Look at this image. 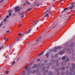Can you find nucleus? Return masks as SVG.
Wrapping results in <instances>:
<instances>
[{
    "label": "nucleus",
    "instance_id": "f257e3e1",
    "mask_svg": "<svg viewBox=\"0 0 75 75\" xmlns=\"http://www.w3.org/2000/svg\"><path fill=\"white\" fill-rule=\"evenodd\" d=\"M28 65H27V66L25 68V69H26L28 72V71H30V69H31V67H28Z\"/></svg>",
    "mask_w": 75,
    "mask_h": 75
},
{
    "label": "nucleus",
    "instance_id": "f03ea898",
    "mask_svg": "<svg viewBox=\"0 0 75 75\" xmlns=\"http://www.w3.org/2000/svg\"><path fill=\"white\" fill-rule=\"evenodd\" d=\"M39 41L40 42H41V41H41V37H39L38 38V39L35 41V42H36V43H37V41Z\"/></svg>",
    "mask_w": 75,
    "mask_h": 75
},
{
    "label": "nucleus",
    "instance_id": "7ed1b4c3",
    "mask_svg": "<svg viewBox=\"0 0 75 75\" xmlns=\"http://www.w3.org/2000/svg\"><path fill=\"white\" fill-rule=\"evenodd\" d=\"M67 61L65 60L64 62H62V63H61V65H62V66H64V65H65V64L67 63Z\"/></svg>",
    "mask_w": 75,
    "mask_h": 75
},
{
    "label": "nucleus",
    "instance_id": "20e7f679",
    "mask_svg": "<svg viewBox=\"0 0 75 75\" xmlns=\"http://www.w3.org/2000/svg\"><path fill=\"white\" fill-rule=\"evenodd\" d=\"M70 45L71 47H74V43L73 42H70Z\"/></svg>",
    "mask_w": 75,
    "mask_h": 75
},
{
    "label": "nucleus",
    "instance_id": "39448f33",
    "mask_svg": "<svg viewBox=\"0 0 75 75\" xmlns=\"http://www.w3.org/2000/svg\"><path fill=\"white\" fill-rule=\"evenodd\" d=\"M57 50H58V49H57V47H55L54 49V52H56L57 51Z\"/></svg>",
    "mask_w": 75,
    "mask_h": 75
},
{
    "label": "nucleus",
    "instance_id": "423d86ee",
    "mask_svg": "<svg viewBox=\"0 0 75 75\" xmlns=\"http://www.w3.org/2000/svg\"><path fill=\"white\" fill-rule=\"evenodd\" d=\"M52 72H51V71H50L49 72L48 75H52ZM47 75V74H43V75Z\"/></svg>",
    "mask_w": 75,
    "mask_h": 75
},
{
    "label": "nucleus",
    "instance_id": "0eeeda50",
    "mask_svg": "<svg viewBox=\"0 0 75 75\" xmlns=\"http://www.w3.org/2000/svg\"><path fill=\"white\" fill-rule=\"evenodd\" d=\"M31 29H30L28 31H27L26 32V34H28V33H30L31 32Z\"/></svg>",
    "mask_w": 75,
    "mask_h": 75
},
{
    "label": "nucleus",
    "instance_id": "6e6552de",
    "mask_svg": "<svg viewBox=\"0 0 75 75\" xmlns=\"http://www.w3.org/2000/svg\"><path fill=\"white\" fill-rule=\"evenodd\" d=\"M72 66L73 67V69H75V64L74 63L72 64Z\"/></svg>",
    "mask_w": 75,
    "mask_h": 75
},
{
    "label": "nucleus",
    "instance_id": "1a4fd4ad",
    "mask_svg": "<svg viewBox=\"0 0 75 75\" xmlns=\"http://www.w3.org/2000/svg\"><path fill=\"white\" fill-rule=\"evenodd\" d=\"M59 68L61 69V71H62L63 70H64V69L65 68V67H63L62 68H61L60 67H59Z\"/></svg>",
    "mask_w": 75,
    "mask_h": 75
},
{
    "label": "nucleus",
    "instance_id": "9d476101",
    "mask_svg": "<svg viewBox=\"0 0 75 75\" xmlns=\"http://www.w3.org/2000/svg\"><path fill=\"white\" fill-rule=\"evenodd\" d=\"M59 54H64V52L62 51H60L59 52Z\"/></svg>",
    "mask_w": 75,
    "mask_h": 75
},
{
    "label": "nucleus",
    "instance_id": "9b49d317",
    "mask_svg": "<svg viewBox=\"0 0 75 75\" xmlns=\"http://www.w3.org/2000/svg\"><path fill=\"white\" fill-rule=\"evenodd\" d=\"M19 8H20V7L19 6L16 7L14 8V10H18V9Z\"/></svg>",
    "mask_w": 75,
    "mask_h": 75
},
{
    "label": "nucleus",
    "instance_id": "f8f14e48",
    "mask_svg": "<svg viewBox=\"0 0 75 75\" xmlns=\"http://www.w3.org/2000/svg\"><path fill=\"white\" fill-rule=\"evenodd\" d=\"M57 50H60L62 48V47L61 46H57L56 47Z\"/></svg>",
    "mask_w": 75,
    "mask_h": 75
},
{
    "label": "nucleus",
    "instance_id": "ddd939ff",
    "mask_svg": "<svg viewBox=\"0 0 75 75\" xmlns=\"http://www.w3.org/2000/svg\"><path fill=\"white\" fill-rule=\"evenodd\" d=\"M38 4V1H36L35 4H34L33 6H36L37 4Z\"/></svg>",
    "mask_w": 75,
    "mask_h": 75
},
{
    "label": "nucleus",
    "instance_id": "4468645a",
    "mask_svg": "<svg viewBox=\"0 0 75 75\" xmlns=\"http://www.w3.org/2000/svg\"><path fill=\"white\" fill-rule=\"evenodd\" d=\"M54 69L56 71H57V72H58V71H59V69H58V68H57V67L55 68Z\"/></svg>",
    "mask_w": 75,
    "mask_h": 75
},
{
    "label": "nucleus",
    "instance_id": "2eb2a0df",
    "mask_svg": "<svg viewBox=\"0 0 75 75\" xmlns=\"http://www.w3.org/2000/svg\"><path fill=\"white\" fill-rule=\"evenodd\" d=\"M74 5H72L71 6V7L69 8V9L70 10L71 9H72V8H73L74 7Z\"/></svg>",
    "mask_w": 75,
    "mask_h": 75
},
{
    "label": "nucleus",
    "instance_id": "dca6fc26",
    "mask_svg": "<svg viewBox=\"0 0 75 75\" xmlns=\"http://www.w3.org/2000/svg\"><path fill=\"white\" fill-rule=\"evenodd\" d=\"M22 38L21 37L20 38H18L16 40V41H18V40H21V39Z\"/></svg>",
    "mask_w": 75,
    "mask_h": 75
},
{
    "label": "nucleus",
    "instance_id": "f3484780",
    "mask_svg": "<svg viewBox=\"0 0 75 75\" xmlns=\"http://www.w3.org/2000/svg\"><path fill=\"white\" fill-rule=\"evenodd\" d=\"M37 66V64H34V65L32 67V68H35V67H36Z\"/></svg>",
    "mask_w": 75,
    "mask_h": 75
},
{
    "label": "nucleus",
    "instance_id": "a211bd4d",
    "mask_svg": "<svg viewBox=\"0 0 75 75\" xmlns=\"http://www.w3.org/2000/svg\"><path fill=\"white\" fill-rule=\"evenodd\" d=\"M68 8H66L64 9V10L62 12V13H63L65 12V10H68Z\"/></svg>",
    "mask_w": 75,
    "mask_h": 75
},
{
    "label": "nucleus",
    "instance_id": "6ab92c4d",
    "mask_svg": "<svg viewBox=\"0 0 75 75\" xmlns=\"http://www.w3.org/2000/svg\"><path fill=\"white\" fill-rule=\"evenodd\" d=\"M44 52H42L40 54H39L38 55V56H40V55H42L43 54H44Z\"/></svg>",
    "mask_w": 75,
    "mask_h": 75
},
{
    "label": "nucleus",
    "instance_id": "aec40b11",
    "mask_svg": "<svg viewBox=\"0 0 75 75\" xmlns=\"http://www.w3.org/2000/svg\"><path fill=\"white\" fill-rule=\"evenodd\" d=\"M65 58H66V57H65V56H64L62 57V60H64L65 59Z\"/></svg>",
    "mask_w": 75,
    "mask_h": 75
},
{
    "label": "nucleus",
    "instance_id": "412c9836",
    "mask_svg": "<svg viewBox=\"0 0 75 75\" xmlns=\"http://www.w3.org/2000/svg\"><path fill=\"white\" fill-rule=\"evenodd\" d=\"M54 61H55V60H54V59H51L50 61V62H54Z\"/></svg>",
    "mask_w": 75,
    "mask_h": 75
},
{
    "label": "nucleus",
    "instance_id": "4be33fe9",
    "mask_svg": "<svg viewBox=\"0 0 75 75\" xmlns=\"http://www.w3.org/2000/svg\"><path fill=\"white\" fill-rule=\"evenodd\" d=\"M36 72V70H33V71L32 72V74H35Z\"/></svg>",
    "mask_w": 75,
    "mask_h": 75
},
{
    "label": "nucleus",
    "instance_id": "5701e85b",
    "mask_svg": "<svg viewBox=\"0 0 75 75\" xmlns=\"http://www.w3.org/2000/svg\"><path fill=\"white\" fill-rule=\"evenodd\" d=\"M66 75H69V71H66Z\"/></svg>",
    "mask_w": 75,
    "mask_h": 75
},
{
    "label": "nucleus",
    "instance_id": "b1692460",
    "mask_svg": "<svg viewBox=\"0 0 75 75\" xmlns=\"http://www.w3.org/2000/svg\"><path fill=\"white\" fill-rule=\"evenodd\" d=\"M59 63L58 62L56 64V67H58V66H59Z\"/></svg>",
    "mask_w": 75,
    "mask_h": 75
},
{
    "label": "nucleus",
    "instance_id": "393cba45",
    "mask_svg": "<svg viewBox=\"0 0 75 75\" xmlns=\"http://www.w3.org/2000/svg\"><path fill=\"white\" fill-rule=\"evenodd\" d=\"M74 52V50H71L70 52H71V54H72V53H73V52Z\"/></svg>",
    "mask_w": 75,
    "mask_h": 75
},
{
    "label": "nucleus",
    "instance_id": "a878e982",
    "mask_svg": "<svg viewBox=\"0 0 75 75\" xmlns=\"http://www.w3.org/2000/svg\"><path fill=\"white\" fill-rule=\"evenodd\" d=\"M23 34H22V33H19L18 34V35L19 36H20V35H23Z\"/></svg>",
    "mask_w": 75,
    "mask_h": 75
},
{
    "label": "nucleus",
    "instance_id": "bb28decb",
    "mask_svg": "<svg viewBox=\"0 0 75 75\" xmlns=\"http://www.w3.org/2000/svg\"><path fill=\"white\" fill-rule=\"evenodd\" d=\"M45 71L44 70V71H43V73H45L46 72V73H47V72H48V70H46V71H45V72H44V71Z\"/></svg>",
    "mask_w": 75,
    "mask_h": 75
},
{
    "label": "nucleus",
    "instance_id": "cd10ccee",
    "mask_svg": "<svg viewBox=\"0 0 75 75\" xmlns=\"http://www.w3.org/2000/svg\"><path fill=\"white\" fill-rule=\"evenodd\" d=\"M3 47H4V45H3L2 46H1L0 47V50H1V49H2L3 48Z\"/></svg>",
    "mask_w": 75,
    "mask_h": 75
},
{
    "label": "nucleus",
    "instance_id": "c85d7f7f",
    "mask_svg": "<svg viewBox=\"0 0 75 75\" xmlns=\"http://www.w3.org/2000/svg\"><path fill=\"white\" fill-rule=\"evenodd\" d=\"M70 75H74V73H73L72 72H70Z\"/></svg>",
    "mask_w": 75,
    "mask_h": 75
},
{
    "label": "nucleus",
    "instance_id": "c756f323",
    "mask_svg": "<svg viewBox=\"0 0 75 75\" xmlns=\"http://www.w3.org/2000/svg\"><path fill=\"white\" fill-rule=\"evenodd\" d=\"M50 51V52H53L54 51V49H52L51 50H49Z\"/></svg>",
    "mask_w": 75,
    "mask_h": 75
},
{
    "label": "nucleus",
    "instance_id": "7c9ffc66",
    "mask_svg": "<svg viewBox=\"0 0 75 75\" xmlns=\"http://www.w3.org/2000/svg\"><path fill=\"white\" fill-rule=\"evenodd\" d=\"M26 3L28 5V4H30V2H29L28 1H27L26 2Z\"/></svg>",
    "mask_w": 75,
    "mask_h": 75
},
{
    "label": "nucleus",
    "instance_id": "2f4dec72",
    "mask_svg": "<svg viewBox=\"0 0 75 75\" xmlns=\"http://www.w3.org/2000/svg\"><path fill=\"white\" fill-rule=\"evenodd\" d=\"M53 65V64H52L51 63H49L48 64V65H49V66H51V65Z\"/></svg>",
    "mask_w": 75,
    "mask_h": 75
},
{
    "label": "nucleus",
    "instance_id": "473e14b6",
    "mask_svg": "<svg viewBox=\"0 0 75 75\" xmlns=\"http://www.w3.org/2000/svg\"><path fill=\"white\" fill-rule=\"evenodd\" d=\"M66 59H67V62H69V58H67Z\"/></svg>",
    "mask_w": 75,
    "mask_h": 75
},
{
    "label": "nucleus",
    "instance_id": "72a5a7b5",
    "mask_svg": "<svg viewBox=\"0 0 75 75\" xmlns=\"http://www.w3.org/2000/svg\"><path fill=\"white\" fill-rule=\"evenodd\" d=\"M13 11L12 10H10L8 11V13H12V12H13Z\"/></svg>",
    "mask_w": 75,
    "mask_h": 75
},
{
    "label": "nucleus",
    "instance_id": "f704fd0d",
    "mask_svg": "<svg viewBox=\"0 0 75 75\" xmlns=\"http://www.w3.org/2000/svg\"><path fill=\"white\" fill-rule=\"evenodd\" d=\"M21 10V9H18V10H16L15 11V12H17V11H20Z\"/></svg>",
    "mask_w": 75,
    "mask_h": 75
},
{
    "label": "nucleus",
    "instance_id": "c9c22d12",
    "mask_svg": "<svg viewBox=\"0 0 75 75\" xmlns=\"http://www.w3.org/2000/svg\"><path fill=\"white\" fill-rule=\"evenodd\" d=\"M48 16V14H47L45 16H44V17H47Z\"/></svg>",
    "mask_w": 75,
    "mask_h": 75
},
{
    "label": "nucleus",
    "instance_id": "e433bc0d",
    "mask_svg": "<svg viewBox=\"0 0 75 75\" xmlns=\"http://www.w3.org/2000/svg\"><path fill=\"white\" fill-rule=\"evenodd\" d=\"M10 30H7L6 31V33H10Z\"/></svg>",
    "mask_w": 75,
    "mask_h": 75
},
{
    "label": "nucleus",
    "instance_id": "4c0bfd02",
    "mask_svg": "<svg viewBox=\"0 0 75 75\" xmlns=\"http://www.w3.org/2000/svg\"><path fill=\"white\" fill-rule=\"evenodd\" d=\"M38 21H37L35 23V24H34V25H35L36 24H37V23H38Z\"/></svg>",
    "mask_w": 75,
    "mask_h": 75
},
{
    "label": "nucleus",
    "instance_id": "58836bf2",
    "mask_svg": "<svg viewBox=\"0 0 75 75\" xmlns=\"http://www.w3.org/2000/svg\"><path fill=\"white\" fill-rule=\"evenodd\" d=\"M31 71H30V72H29L27 74V75H30V74H31Z\"/></svg>",
    "mask_w": 75,
    "mask_h": 75
},
{
    "label": "nucleus",
    "instance_id": "ea45409f",
    "mask_svg": "<svg viewBox=\"0 0 75 75\" xmlns=\"http://www.w3.org/2000/svg\"><path fill=\"white\" fill-rule=\"evenodd\" d=\"M15 62H15V61H13L12 62V65H14V64H15Z\"/></svg>",
    "mask_w": 75,
    "mask_h": 75
},
{
    "label": "nucleus",
    "instance_id": "a19ab883",
    "mask_svg": "<svg viewBox=\"0 0 75 75\" xmlns=\"http://www.w3.org/2000/svg\"><path fill=\"white\" fill-rule=\"evenodd\" d=\"M37 75H41V74H40V72H38L37 73Z\"/></svg>",
    "mask_w": 75,
    "mask_h": 75
},
{
    "label": "nucleus",
    "instance_id": "79ce46f5",
    "mask_svg": "<svg viewBox=\"0 0 75 75\" xmlns=\"http://www.w3.org/2000/svg\"><path fill=\"white\" fill-rule=\"evenodd\" d=\"M32 10V8H30L28 10V11H31Z\"/></svg>",
    "mask_w": 75,
    "mask_h": 75
},
{
    "label": "nucleus",
    "instance_id": "37998d69",
    "mask_svg": "<svg viewBox=\"0 0 75 75\" xmlns=\"http://www.w3.org/2000/svg\"><path fill=\"white\" fill-rule=\"evenodd\" d=\"M74 71V70H73V69H72V68H71L70 69V71H71V72H73Z\"/></svg>",
    "mask_w": 75,
    "mask_h": 75
},
{
    "label": "nucleus",
    "instance_id": "c03bdc74",
    "mask_svg": "<svg viewBox=\"0 0 75 75\" xmlns=\"http://www.w3.org/2000/svg\"><path fill=\"white\" fill-rule=\"evenodd\" d=\"M46 56H48L47 57V58H48V56H49V55H48V54L47 53L46 54Z\"/></svg>",
    "mask_w": 75,
    "mask_h": 75
},
{
    "label": "nucleus",
    "instance_id": "a18cd8bd",
    "mask_svg": "<svg viewBox=\"0 0 75 75\" xmlns=\"http://www.w3.org/2000/svg\"><path fill=\"white\" fill-rule=\"evenodd\" d=\"M67 52L68 53H69V52H70V50L69 49L67 50Z\"/></svg>",
    "mask_w": 75,
    "mask_h": 75
},
{
    "label": "nucleus",
    "instance_id": "49530a36",
    "mask_svg": "<svg viewBox=\"0 0 75 75\" xmlns=\"http://www.w3.org/2000/svg\"><path fill=\"white\" fill-rule=\"evenodd\" d=\"M39 68V66H38V65H36V68L37 69H38V68Z\"/></svg>",
    "mask_w": 75,
    "mask_h": 75
},
{
    "label": "nucleus",
    "instance_id": "de8ad7c7",
    "mask_svg": "<svg viewBox=\"0 0 75 75\" xmlns=\"http://www.w3.org/2000/svg\"><path fill=\"white\" fill-rule=\"evenodd\" d=\"M55 56L56 57H58V54H56L55 55Z\"/></svg>",
    "mask_w": 75,
    "mask_h": 75
},
{
    "label": "nucleus",
    "instance_id": "09e8293b",
    "mask_svg": "<svg viewBox=\"0 0 75 75\" xmlns=\"http://www.w3.org/2000/svg\"><path fill=\"white\" fill-rule=\"evenodd\" d=\"M48 11H49L48 10H47L46 12H45L44 13L45 14H46V13H48Z\"/></svg>",
    "mask_w": 75,
    "mask_h": 75
},
{
    "label": "nucleus",
    "instance_id": "8fccbe9b",
    "mask_svg": "<svg viewBox=\"0 0 75 75\" xmlns=\"http://www.w3.org/2000/svg\"><path fill=\"white\" fill-rule=\"evenodd\" d=\"M42 66H44L45 65V64L44 63H43L41 64Z\"/></svg>",
    "mask_w": 75,
    "mask_h": 75
},
{
    "label": "nucleus",
    "instance_id": "3c124183",
    "mask_svg": "<svg viewBox=\"0 0 75 75\" xmlns=\"http://www.w3.org/2000/svg\"><path fill=\"white\" fill-rule=\"evenodd\" d=\"M62 73V74H65V72L64 71H62L61 72Z\"/></svg>",
    "mask_w": 75,
    "mask_h": 75
},
{
    "label": "nucleus",
    "instance_id": "603ef678",
    "mask_svg": "<svg viewBox=\"0 0 75 75\" xmlns=\"http://www.w3.org/2000/svg\"><path fill=\"white\" fill-rule=\"evenodd\" d=\"M46 68H47V69H49V68H50V67L49 66H47Z\"/></svg>",
    "mask_w": 75,
    "mask_h": 75
},
{
    "label": "nucleus",
    "instance_id": "864d4df0",
    "mask_svg": "<svg viewBox=\"0 0 75 75\" xmlns=\"http://www.w3.org/2000/svg\"><path fill=\"white\" fill-rule=\"evenodd\" d=\"M4 1V0H1L0 1V3H2V2H3V1Z\"/></svg>",
    "mask_w": 75,
    "mask_h": 75
},
{
    "label": "nucleus",
    "instance_id": "5fc2aeb1",
    "mask_svg": "<svg viewBox=\"0 0 75 75\" xmlns=\"http://www.w3.org/2000/svg\"><path fill=\"white\" fill-rule=\"evenodd\" d=\"M11 14H12V13H9V16H11Z\"/></svg>",
    "mask_w": 75,
    "mask_h": 75
},
{
    "label": "nucleus",
    "instance_id": "6e6d98bb",
    "mask_svg": "<svg viewBox=\"0 0 75 75\" xmlns=\"http://www.w3.org/2000/svg\"><path fill=\"white\" fill-rule=\"evenodd\" d=\"M3 24L2 23H1L0 24V27H1L2 25Z\"/></svg>",
    "mask_w": 75,
    "mask_h": 75
},
{
    "label": "nucleus",
    "instance_id": "4d7b16f0",
    "mask_svg": "<svg viewBox=\"0 0 75 75\" xmlns=\"http://www.w3.org/2000/svg\"><path fill=\"white\" fill-rule=\"evenodd\" d=\"M7 20V18H5L4 19V21H6V20Z\"/></svg>",
    "mask_w": 75,
    "mask_h": 75
},
{
    "label": "nucleus",
    "instance_id": "13d9d810",
    "mask_svg": "<svg viewBox=\"0 0 75 75\" xmlns=\"http://www.w3.org/2000/svg\"><path fill=\"white\" fill-rule=\"evenodd\" d=\"M48 62V61L47 60H45L44 62L45 63H46V62Z\"/></svg>",
    "mask_w": 75,
    "mask_h": 75
},
{
    "label": "nucleus",
    "instance_id": "bf43d9fd",
    "mask_svg": "<svg viewBox=\"0 0 75 75\" xmlns=\"http://www.w3.org/2000/svg\"><path fill=\"white\" fill-rule=\"evenodd\" d=\"M45 68H45V67H43V70H44V69H45Z\"/></svg>",
    "mask_w": 75,
    "mask_h": 75
},
{
    "label": "nucleus",
    "instance_id": "052dcab7",
    "mask_svg": "<svg viewBox=\"0 0 75 75\" xmlns=\"http://www.w3.org/2000/svg\"><path fill=\"white\" fill-rule=\"evenodd\" d=\"M9 17V16H6V18H8Z\"/></svg>",
    "mask_w": 75,
    "mask_h": 75
},
{
    "label": "nucleus",
    "instance_id": "680f3d73",
    "mask_svg": "<svg viewBox=\"0 0 75 75\" xmlns=\"http://www.w3.org/2000/svg\"><path fill=\"white\" fill-rule=\"evenodd\" d=\"M54 67H55V66H53L52 67V68H54Z\"/></svg>",
    "mask_w": 75,
    "mask_h": 75
},
{
    "label": "nucleus",
    "instance_id": "e2e57ef3",
    "mask_svg": "<svg viewBox=\"0 0 75 75\" xmlns=\"http://www.w3.org/2000/svg\"><path fill=\"white\" fill-rule=\"evenodd\" d=\"M67 69H69V66H67L66 67Z\"/></svg>",
    "mask_w": 75,
    "mask_h": 75
},
{
    "label": "nucleus",
    "instance_id": "0e129e2a",
    "mask_svg": "<svg viewBox=\"0 0 75 75\" xmlns=\"http://www.w3.org/2000/svg\"><path fill=\"white\" fill-rule=\"evenodd\" d=\"M72 55L73 56H75V53H73Z\"/></svg>",
    "mask_w": 75,
    "mask_h": 75
},
{
    "label": "nucleus",
    "instance_id": "69168bd1",
    "mask_svg": "<svg viewBox=\"0 0 75 75\" xmlns=\"http://www.w3.org/2000/svg\"><path fill=\"white\" fill-rule=\"evenodd\" d=\"M57 75H59V72H58L57 74Z\"/></svg>",
    "mask_w": 75,
    "mask_h": 75
},
{
    "label": "nucleus",
    "instance_id": "338daca9",
    "mask_svg": "<svg viewBox=\"0 0 75 75\" xmlns=\"http://www.w3.org/2000/svg\"><path fill=\"white\" fill-rule=\"evenodd\" d=\"M56 62H58V59H57L56 61Z\"/></svg>",
    "mask_w": 75,
    "mask_h": 75
},
{
    "label": "nucleus",
    "instance_id": "774afa93",
    "mask_svg": "<svg viewBox=\"0 0 75 75\" xmlns=\"http://www.w3.org/2000/svg\"><path fill=\"white\" fill-rule=\"evenodd\" d=\"M73 13H75V10H74L73 11Z\"/></svg>",
    "mask_w": 75,
    "mask_h": 75
}]
</instances>
